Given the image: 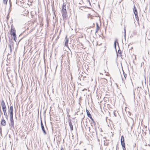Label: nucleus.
Returning <instances> with one entry per match:
<instances>
[{
  "mask_svg": "<svg viewBox=\"0 0 150 150\" xmlns=\"http://www.w3.org/2000/svg\"><path fill=\"white\" fill-rule=\"evenodd\" d=\"M10 125L11 127L14 128V124L13 117V115H10Z\"/></svg>",
  "mask_w": 150,
  "mask_h": 150,
  "instance_id": "obj_1",
  "label": "nucleus"
},
{
  "mask_svg": "<svg viewBox=\"0 0 150 150\" xmlns=\"http://www.w3.org/2000/svg\"><path fill=\"white\" fill-rule=\"evenodd\" d=\"M10 34L11 35H12L14 38V37H16V30L14 28H13L12 27V25H11V28Z\"/></svg>",
  "mask_w": 150,
  "mask_h": 150,
  "instance_id": "obj_2",
  "label": "nucleus"
},
{
  "mask_svg": "<svg viewBox=\"0 0 150 150\" xmlns=\"http://www.w3.org/2000/svg\"><path fill=\"white\" fill-rule=\"evenodd\" d=\"M41 129L43 132L44 134H46L47 133H46V131L45 130L43 124L42 123V121L41 120Z\"/></svg>",
  "mask_w": 150,
  "mask_h": 150,
  "instance_id": "obj_3",
  "label": "nucleus"
},
{
  "mask_svg": "<svg viewBox=\"0 0 150 150\" xmlns=\"http://www.w3.org/2000/svg\"><path fill=\"white\" fill-rule=\"evenodd\" d=\"M62 16L63 18H66L67 16V10L65 11H62Z\"/></svg>",
  "mask_w": 150,
  "mask_h": 150,
  "instance_id": "obj_4",
  "label": "nucleus"
},
{
  "mask_svg": "<svg viewBox=\"0 0 150 150\" xmlns=\"http://www.w3.org/2000/svg\"><path fill=\"white\" fill-rule=\"evenodd\" d=\"M8 111L9 112L10 115H13V108L12 106H10L9 108Z\"/></svg>",
  "mask_w": 150,
  "mask_h": 150,
  "instance_id": "obj_5",
  "label": "nucleus"
},
{
  "mask_svg": "<svg viewBox=\"0 0 150 150\" xmlns=\"http://www.w3.org/2000/svg\"><path fill=\"white\" fill-rule=\"evenodd\" d=\"M1 105L2 107V109H6V107L4 101L3 100H2L1 103Z\"/></svg>",
  "mask_w": 150,
  "mask_h": 150,
  "instance_id": "obj_6",
  "label": "nucleus"
},
{
  "mask_svg": "<svg viewBox=\"0 0 150 150\" xmlns=\"http://www.w3.org/2000/svg\"><path fill=\"white\" fill-rule=\"evenodd\" d=\"M68 41H69L68 39L67 38V36H66L65 38V46H66L67 47L68 46Z\"/></svg>",
  "mask_w": 150,
  "mask_h": 150,
  "instance_id": "obj_7",
  "label": "nucleus"
},
{
  "mask_svg": "<svg viewBox=\"0 0 150 150\" xmlns=\"http://www.w3.org/2000/svg\"><path fill=\"white\" fill-rule=\"evenodd\" d=\"M124 138L123 136H122L121 138V145L124 144H125V143L124 142Z\"/></svg>",
  "mask_w": 150,
  "mask_h": 150,
  "instance_id": "obj_8",
  "label": "nucleus"
},
{
  "mask_svg": "<svg viewBox=\"0 0 150 150\" xmlns=\"http://www.w3.org/2000/svg\"><path fill=\"white\" fill-rule=\"evenodd\" d=\"M3 110L4 112V115L5 116L6 118L7 119L8 115H7L6 109H3Z\"/></svg>",
  "mask_w": 150,
  "mask_h": 150,
  "instance_id": "obj_9",
  "label": "nucleus"
},
{
  "mask_svg": "<svg viewBox=\"0 0 150 150\" xmlns=\"http://www.w3.org/2000/svg\"><path fill=\"white\" fill-rule=\"evenodd\" d=\"M69 125L70 127L71 130V131H72L73 130V125H72V123L71 122V121H69Z\"/></svg>",
  "mask_w": 150,
  "mask_h": 150,
  "instance_id": "obj_10",
  "label": "nucleus"
},
{
  "mask_svg": "<svg viewBox=\"0 0 150 150\" xmlns=\"http://www.w3.org/2000/svg\"><path fill=\"white\" fill-rule=\"evenodd\" d=\"M1 124L2 125L5 126L6 125V122L5 120L3 119L1 121Z\"/></svg>",
  "mask_w": 150,
  "mask_h": 150,
  "instance_id": "obj_11",
  "label": "nucleus"
},
{
  "mask_svg": "<svg viewBox=\"0 0 150 150\" xmlns=\"http://www.w3.org/2000/svg\"><path fill=\"white\" fill-rule=\"evenodd\" d=\"M133 11L135 15L137 14V12L136 7L134 6L133 8Z\"/></svg>",
  "mask_w": 150,
  "mask_h": 150,
  "instance_id": "obj_12",
  "label": "nucleus"
},
{
  "mask_svg": "<svg viewBox=\"0 0 150 150\" xmlns=\"http://www.w3.org/2000/svg\"><path fill=\"white\" fill-rule=\"evenodd\" d=\"M100 29V27L97 23H96V33H97Z\"/></svg>",
  "mask_w": 150,
  "mask_h": 150,
  "instance_id": "obj_13",
  "label": "nucleus"
},
{
  "mask_svg": "<svg viewBox=\"0 0 150 150\" xmlns=\"http://www.w3.org/2000/svg\"><path fill=\"white\" fill-rule=\"evenodd\" d=\"M123 74H124V79L122 78V79L123 81H124L125 80L124 79H126V78L127 76V74L124 72V71L123 70Z\"/></svg>",
  "mask_w": 150,
  "mask_h": 150,
  "instance_id": "obj_14",
  "label": "nucleus"
},
{
  "mask_svg": "<svg viewBox=\"0 0 150 150\" xmlns=\"http://www.w3.org/2000/svg\"><path fill=\"white\" fill-rule=\"evenodd\" d=\"M66 10V4H65L64 3L63 6L62 7V11H65Z\"/></svg>",
  "mask_w": 150,
  "mask_h": 150,
  "instance_id": "obj_15",
  "label": "nucleus"
},
{
  "mask_svg": "<svg viewBox=\"0 0 150 150\" xmlns=\"http://www.w3.org/2000/svg\"><path fill=\"white\" fill-rule=\"evenodd\" d=\"M86 113H87V116L88 117H90V116H91V114L90 113L89 111L87 109H86Z\"/></svg>",
  "mask_w": 150,
  "mask_h": 150,
  "instance_id": "obj_16",
  "label": "nucleus"
},
{
  "mask_svg": "<svg viewBox=\"0 0 150 150\" xmlns=\"http://www.w3.org/2000/svg\"><path fill=\"white\" fill-rule=\"evenodd\" d=\"M121 145L122 147L123 150H126V149L125 147V144H123Z\"/></svg>",
  "mask_w": 150,
  "mask_h": 150,
  "instance_id": "obj_17",
  "label": "nucleus"
},
{
  "mask_svg": "<svg viewBox=\"0 0 150 150\" xmlns=\"http://www.w3.org/2000/svg\"><path fill=\"white\" fill-rule=\"evenodd\" d=\"M8 0H3V3L6 5L7 2L8 1Z\"/></svg>",
  "mask_w": 150,
  "mask_h": 150,
  "instance_id": "obj_18",
  "label": "nucleus"
},
{
  "mask_svg": "<svg viewBox=\"0 0 150 150\" xmlns=\"http://www.w3.org/2000/svg\"><path fill=\"white\" fill-rule=\"evenodd\" d=\"M135 18H136V20L137 21H139V17H138V16L137 14L136 15H135Z\"/></svg>",
  "mask_w": 150,
  "mask_h": 150,
  "instance_id": "obj_19",
  "label": "nucleus"
},
{
  "mask_svg": "<svg viewBox=\"0 0 150 150\" xmlns=\"http://www.w3.org/2000/svg\"><path fill=\"white\" fill-rule=\"evenodd\" d=\"M117 43L118 45V43L117 42H116V41H115L114 43V46L115 48L116 49V44Z\"/></svg>",
  "mask_w": 150,
  "mask_h": 150,
  "instance_id": "obj_20",
  "label": "nucleus"
},
{
  "mask_svg": "<svg viewBox=\"0 0 150 150\" xmlns=\"http://www.w3.org/2000/svg\"><path fill=\"white\" fill-rule=\"evenodd\" d=\"M89 117L91 119V120H92V121H93V119L92 118L91 116H90V117Z\"/></svg>",
  "mask_w": 150,
  "mask_h": 150,
  "instance_id": "obj_21",
  "label": "nucleus"
},
{
  "mask_svg": "<svg viewBox=\"0 0 150 150\" xmlns=\"http://www.w3.org/2000/svg\"><path fill=\"white\" fill-rule=\"evenodd\" d=\"M9 47H10V51H11V45H9Z\"/></svg>",
  "mask_w": 150,
  "mask_h": 150,
  "instance_id": "obj_22",
  "label": "nucleus"
},
{
  "mask_svg": "<svg viewBox=\"0 0 150 150\" xmlns=\"http://www.w3.org/2000/svg\"><path fill=\"white\" fill-rule=\"evenodd\" d=\"M16 37H14V38L13 37V40H15V41L16 42Z\"/></svg>",
  "mask_w": 150,
  "mask_h": 150,
  "instance_id": "obj_23",
  "label": "nucleus"
},
{
  "mask_svg": "<svg viewBox=\"0 0 150 150\" xmlns=\"http://www.w3.org/2000/svg\"><path fill=\"white\" fill-rule=\"evenodd\" d=\"M93 123L94 124L95 123L94 120H93V121H92V122H91V124H92Z\"/></svg>",
  "mask_w": 150,
  "mask_h": 150,
  "instance_id": "obj_24",
  "label": "nucleus"
},
{
  "mask_svg": "<svg viewBox=\"0 0 150 150\" xmlns=\"http://www.w3.org/2000/svg\"><path fill=\"white\" fill-rule=\"evenodd\" d=\"M124 33H126V30H125V28H124Z\"/></svg>",
  "mask_w": 150,
  "mask_h": 150,
  "instance_id": "obj_25",
  "label": "nucleus"
},
{
  "mask_svg": "<svg viewBox=\"0 0 150 150\" xmlns=\"http://www.w3.org/2000/svg\"><path fill=\"white\" fill-rule=\"evenodd\" d=\"M126 33H124V37H125V39H126Z\"/></svg>",
  "mask_w": 150,
  "mask_h": 150,
  "instance_id": "obj_26",
  "label": "nucleus"
},
{
  "mask_svg": "<svg viewBox=\"0 0 150 150\" xmlns=\"http://www.w3.org/2000/svg\"><path fill=\"white\" fill-rule=\"evenodd\" d=\"M142 64H144V62H142L141 63V67H142Z\"/></svg>",
  "mask_w": 150,
  "mask_h": 150,
  "instance_id": "obj_27",
  "label": "nucleus"
},
{
  "mask_svg": "<svg viewBox=\"0 0 150 150\" xmlns=\"http://www.w3.org/2000/svg\"><path fill=\"white\" fill-rule=\"evenodd\" d=\"M60 150H64L63 149L62 147L61 148Z\"/></svg>",
  "mask_w": 150,
  "mask_h": 150,
  "instance_id": "obj_28",
  "label": "nucleus"
},
{
  "mask_svg": "<svg viewBox=\"0 0 150 150\" xmlns=\"http://www.w3.org/2000/svg\"><path fill=\"white\" fill-rule=\"evenodd\" d=\"M84 90H86V88H85L84 89H83V90H82V91H84Z\"/></svg>",
  "mask_w": 150,
  "mask_h": 150,
  "instance_id": "obj_29",
  "label": "nucleus"
},
{
  "mask_svg": "<svg viewBox=\"0 0 150 150\" xmlns=\"http://www.w3.org/2000/svg\"><path fill=\"white\" fill-rule=\"evenodd\" d=\"M0 111H1V114H2V112H1V110H0Z\"/></svg>",
  "mask_w": 150,
  "mask_h": 150,
  "instance_id": "obj_30",
  "label": "nucleus"
},
{
  "mask_svg": "<svg viewBox=\"0 0 150 150\" xmlns=\"http://www.w3.org/2000/svg\"><path fill=\"white\" fill-rule=\"evenodd\" d=\"M121 52V51H120V52L119 53L120 54Z\"/></svg>",
  "mask_w": 150,
  "mask_h": 150,
  "instance_id": "obj_31",
  "label": "nucleus"
},
{
  "mask_svg": "<svg viewBox=\"0 0 150 150\" xmlns=\"http://www.w3.org/2000/svg\"><path fill=\"white\" fill-rule=\"evenodd\" d=\"M117 147H116V150H117Z\"/></svg>",
  "mask_w": 150,
  "mask_h": 150,
  "instance_id": "obj_32",
  "label": "nucleus"
},
{
  "mask_svg": "<svg viewBox=\"0 0 150 150\" xmlns=\"http://www.w3.org/2000/svg\"><path fill=\"white\" fill-rule=\"evenodd\" d=\"M121 1H120L119 3H120Z\"/></svg>",
  "mask_w": 150,
  "mask_h": 150,
  "instance_id": "obj_33",
  "label": "nucleus"
},
{
  "mask_svg": "<svg viewBox=\"0 0 150 150\" xmlns=\"http://www.w3.org/2000/svg\"><path fill=\"white\" fill-rule=\"evenodd\" d=\"M3 150H4V149H3Z\"/></svg>",
  "mask_w": 150,
  "mask_h": 150,
  "instance_id": "obj_34",
  "label": "nucleus"
}]
</instances>
